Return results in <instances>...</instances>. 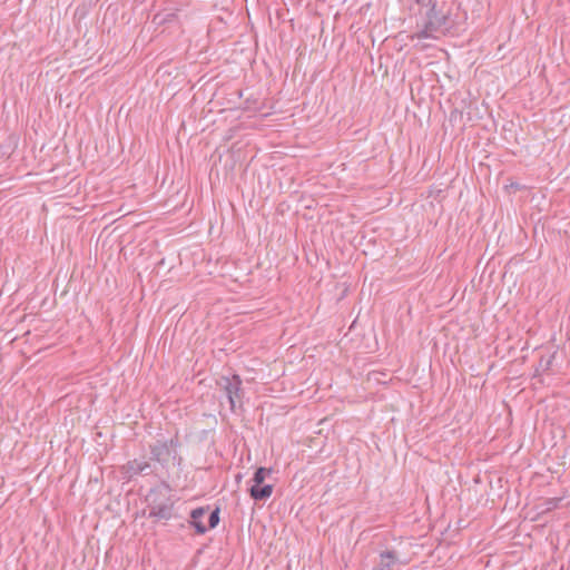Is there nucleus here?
I'll list each match as a JSON object with an SVG mask.
<instances>
[{"label":"nucleus","mask_w":570,"mask_h":570,"mask_svg":"<svg viewBox=\"0 0 570 570\" xmlns=\"http://www.w3.org/2000/svg\"><path fill=\"white\" fill-rule=\"evenodd\" d=\"M416 31L412 40H438L445 36L453 26L450 18V7L445 0H416Z\"/></svg>","instance_id":"f257e3e1"},{"label":"nucleus","mask_w":570,"mask_h":570,"mask_svg":"<svg viewBox=\"0 0 570 570\" xmlns=\"http://www.w3.org/2000/svg\"><path fill=\"white\" fill-rule=\"evenodd\" d=\"M218 385L225 392L230 410L234 412L237 403H240L242 400L240 377L238 375L223 376L218 381Z\"/></svg>","instance_id":"f03ea898"},{"label":"nucleus","mask_w":570,"mask_h":570,"mask_svg":"<svg viewBox=\"0 0 570 570\" xmlns=\"http://www.w3.org/2000/svg\"><path fill=\"white\" fill-rule=\"evenodd\" d=\"M156 491H151L148 495L149 501V517L157 520H169L173 517L174 502L170 498L163 501H156Z\"/></svg>","instance_id":"7ed1b4c3"},{"label":"nucleus","mask_w":570,"mask_h":570,"mask_svg":"<svg viewBox=\"0 0 570 570\" xmlns=\"http://www.w3.org/2000/svg\"><path fill=\"white\" fill-rule=\"evenodd\" d=\"M207 510L205 508L194 509L190 513L191 524L195 527L198 533H205L207 531V525H205L202 521Z\"/></svg>","instance_id":"20e7f679"},{"label":"nucleus","mask_w":570,"mask_h":570,"mask_svg":"<svg viewBox=\"0 0 570 570\" xmlns=\"http://www.w3.org/2000/svg\"><path fill=\"white\" fill-rule=\"evenodd\" d=\"M273 493V485H252L250 487V495L254 500H266Z\"/></svg>","instance_id":"39448f33"},{"label":"nucleus","mask_w":570,"mask_h":570,"mask_svg":"<svg viewBox=\"0 0 570 570\" xmlns=\"http://www.w3.org/2000/svg\"><path fill=\"white\" fill-rule=\"evenodd\" d=\"M147 469H149V463L147 461L134 460L127 463L126 473H128L129 476H134L144 473Z\"/></svg>","instance_id":"423d86ee"},{"label":"nucleus","mask_w":570,"mask_h":570,"mask_svg":"<svg viewBox=\"0 0 570 570\" xmlns=\"http://www.w3.org/2000/svg\"><path fill=\"white\" fill-rule=\"evenodd\" d=\"M380 558L379 570H391V567L397 561L395 553L392 551L381 553Z\"/></svg>","instance_id":"0eeeda50"},{"label":"nucleus","mask_w":570,"mask_h":570,"mask_svg":"<svg viewBox=\"0 0 570 570\" xmlns=\"http://www.w3.org/2000/svg\"><path fill=\"white\" fill-rule=\"evenodd\" d=\"M271 473V470L259 468L256 470L253 476V485H261L265 481L266 476Z\"/></svg>","instance_id":"6e6552de"},{"label":"nucleus","mask_w":570,"mask_h":570,"mask_svg":"<svg viewBox=\"0 0 570 570\" xmlns=\"http://www.w3.org/2000/svg\"><path fill=\"white\" fill-rule=\"evenodd\" d=\"M561 499L560 498H552L544 501V511H551L553 509H557L560 505Z\"/></svg>","instance_id":"1a4fd4ad"},{"label":"nucleus","mask_w":570,"mask_h":570,"mask_svg":"<svg viewBox=\"0 0 570 570\" xmlns=\"http://www.w3.org/2000/svg\"><path fill=\"white\" fill-rule=\"evenodd\" d=\"M218 513H219V510H218V509L214 510V511L210 513V515H209V520H208V527H207V530H208V529H213V528H215V527L218 524V522H219V515H218Z\"/></svg>","instance_id":"9d476101"},{"label":"nucleus","mask_w":570,"mask_h":570,"mask_svg":"<svg viewBox=\"0 0 570 570\" xmlns=\"http://www.w3.org/2000/svg\"><path fill=\"white\" fill-rule=\"evenodd\" d=\"M163 451H167V446L165 444L161 445H155L151 449V453L155 456L156 460H160V455Z\"/></svg>","instance_id":"9b49d317"}]
</instances>
